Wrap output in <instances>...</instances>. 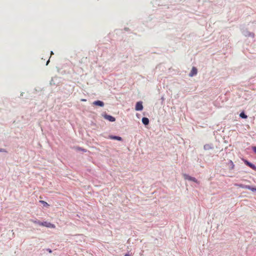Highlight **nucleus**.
Here are the masks:
<instances>
[{
	"label": "nucleus",
	"mask_w": 256,
	"mask_h": 256,
	"mask_svg": "<svg viewBox=\"0 0 256 256\" xmlns=\"http://www.w3.org/2000/svg\"><path fill=\"white\" fill-rule=\"evenodd\" d=\"M234 185L239 188L250 190L253 192H256V187L252 186L245 185L242 184H235Z\"/></svg>",
	"instance_id": "f257e3e1"
},
{
	"label": "nucleus",
	"mask_w": 256,
	"mask_h": 256,
	"mask_svg": "<svg viewBox=\"0 0 256 256\" xmlns=\"http://www.w3.org/2000/svg\"><path fill=\"white\" fill-rule=\"evenodd\" d=\"M102 116L104 119L108 120L109 122H114L116 121V118L114 116L107 114L106 112H102Z\"/></svg>",
	"instance_id": "f03ea898"
},
{
	"label": "nucleus",
	"mask_w": 256,
	"mask_h": 256,
	"mask_svg": "<svg viewBox=\"0 0 256 256\" xmlns=\"http://www.w3.org/2000/svg\"><path fill=\"white\" fill-rule=\"evenodd\" d=\"M183 177L184 180H187L189 181H192L198 184H199L200 183L196 178L190 176L188 174H184Z\"/></svg>",
	"instance_id": "7ed1b4c3"
},
{
	"label": "nucleus",
	"mask_w": 256,
	"mask_h": 256,
	"mask_svg": "<svg viewBox=\"0 0 256 256\" xmlns=\"http://www.w3.org/2000/svg\"><path fill=\"white\" fill-rule=\"evenodd\" d=\"M242 160L246 166L256 172V166L254 164L244 158H242Z\"/></svg>",
	"instance_id": "20e7f679"
},
{
	"label": "nucleus",
	"mask_w": 256,
	"mask_h": 256,
	"mask_svg": "<svg viewBox=\"0 0 256 256\" xmlns=\"http://www.w3.org/2000/svg\"><path fill=\"white\" fill-rule=\"evenodd\" d=\"M143 108L142 102V101L138 102L135 106V110L136 111H142Z\"/></svg>",
	"instance_id": "39448f33"
},
{
	"label": "nucleus",
	"mask_w": 256,
	"mask_h": 256,
	"mask_svg": "<svg viewBox=\"0 0 256 256\" xmlns=\"http://www.w3.org/2000/svg\"><path fill=\"white\" fill-rule=\"evenodd\" d=\"M242 34L246 37H254V32H250L246 30H243Z\"/></svg>",
	"instance_id": "423d86ee"
},
{
	"label": "nucleus",
	"mask_w": 256,
	"mask_h": 256,
	"mask_svg": "<svg viewBox=\"0 0 256 256\" xmlns=\"http://www.w3.org/2000/svg\"><path fill=\"white\" fill-rule=\"evenodd\" d=\"M92 104L100 107H103L104 105V102L100 100H96L93 102Z\"/></svg>",
	"instance_id": "0eeeda50"
},
{
	"label": "nucleus",
	"mask_w": 256,
	"mask_h": 256,
	"mask_svg": "<svg viewBox=\"0 0 256 256\" xmlns=\"http://www.w3.org/2000/svg\"><path fill=\"white\" fill-rule=\"evenodd\" d=\"M108 138L111 140H116L118 141H122V138L118 136L110 135L108 136Z\"/></svg>",
	"instance_id": "6e6552de"
},
{
	"label": "nucleus",
	"mask_w": 256,
	"mask_h": 256,
	"mask_svg": "<svg viewBox=\"0 0 256 256\" xmlns=\"http://www.w3.org/2000/svg\"><path fill=\"white\" fill-rule=\"evenodd\" d=\"M198 70L196 67H192L190 72L188 76L190 77H192L197 74Z\"/></svg>",
	"instance_id": "1a4fd4ad"
},
{
	"label": "nucleus",
	"mask_w": 256,
	"mask_h": 256,
	"mask_svg": "<svg viewBox=\"0 0 256 256\" xmlns=\"http://www.w3.org/2000/svg\"><path fill=\"white\" fill-rule=\"evenodd\" d=\"M214 145L212 144H206L204 145V149L205 150H212V149H214Z\"/></svg>",
	"instance_id": "9d476101"
},
{
	"label": "nucleus",
	"mask_w": 256,
	"mask_h": 256,
	"mask_svg": "<svg viewBox=\"0 0 256 256\" xmlns=\"http://www.w3.org/2000/svg\"><path fill=\"white\" fill-rule=\"evenodd\" d=\"M142 122L145 126H148L150 123L149 119L146 117H143L142 119Z\"/></svg>",
	"instance_id": "9b49d317"
},
{
	"label": "nucleus",
	"mask_w": 256,
	"mask_h": 256,
	"mask_svg": "<svg viewBox=\"0 0 256 256\" xmlns=\"http://www.w3.org/2000/svg\"><path fill=\"white\" fill-rule=\"evenodd\" d=\"M227 164L229 166V170H232L234 168V164L232 160H229Z\"/></svg>",
	"instance_id": "f8f14e48"
},
{
	"label": "nucleus",
	"mask_w": 256,
	"mask_h": 256,
	"mask_svg": "<svg viewBox=\"0 0 256 256\" xmlns=\"http://www.w3.org/2000/svg\"><path fill=\"white\" fill-rule=\"evenodd\" d=\"M74 148L76 151H82V152H87V150L84 149V148H82V147L78 146H74Z\"/></svg>",
	"instance_id": "ddd939ff"
},
{
	"label": "nucleus",
	"mask_w": 256,
	"mask_h": 256,
	"mask_svg": "<svg viewBox=\"0 0 256 256\" xmlns=\"http://www.w3.org/2000/svg\"><path fill=\"white\" fill-rule=\"evenodd\" d=\"M240 117L242 118L246 119L248 118V116L244 112H242L240 114Z\"/></svg>",
	"instance_id": "4468645a"
},
{
	"label": "nucleus",
	"mask_w": 256,
	"mask_h": 256,
	"mask_svg": "<svg viewBox=\"0 0 256 256\" xmlns=\"http://www.w3.org/2000/svg\"><path fill=\"white\" fill-rule=\"evenodd\" d=\"M34 223L38 224H39L40 226H48L47 222H44V223L41 222H36V221H34Z\"/></svg>",
	"instance_id": "2eb2a0df"
},
{
	"label": "nucleus",
	"mask_w": 256,
	"mask_h": 256,
	"mask_svg": "<svg viewBox=\"0 0 256 256\" xmlns=\"http://www.w3.org/2000/svg\"><path fill=\"white\" fill-rule=\"evenodd\" d=\"M252 150L253 152L256 154V146H252Z\"/></svg>",
	"instance_id": "dca6fc26"
},
{
	"label": "nucleus",
	"mask_w": 256,
	"mask_h": 256,
	"mask_svg": "<svg viewBox=\"0 0 256 256\" xmlns=\"http://www.w3.org/2000/svg\"><path fill=\"white\" fill-rule=\"evenodd\" d=\"M56 227L54 224L49 222V228H54Z\"/></svg>",
	"instance_id": "f3484780"
},
{
	"label": "nucleus",
	"mask_w": 256,
	"mask_h": 256,
	"mask_svg": "<svg viewBox=\"0 0 256 256\" xmlns=\"http://www.w3.org/2000/svg\"><path fill=\"white\" fill-rule=\"evenodd\" d=\"M40 202L44 204V206L47 205V203L43 200H40Z\"/></svg>",
	"instance_id": "a211bd4d"
},
{
	"label": "nucleus",
	"mask_w": 256,
	"mask_h": 256,
	"mask_svg": "<svg viewBox=\"0 0 256 256\" xmlns=\"http://www.w3.org/2000/svg\"><path fill=\"white\" fill-rule=\"evenodd\" d=\"M40 202L44 204V206L47 205V203L43 200H40Z\"/></svg>",
	"instance_id": "6ab92c4d"
},
{
	"label": "nucleus",
	"mask_w": 256,
	"mask_h": 256,
	"mask_svg": "<svg viewBox=\"0 0 256 256\" xmlns=\"http://www.w3.org/2000/svg\"><path fill=\"white\" fill-rule=\"evenodd\" d=\"M124 30L125 31L128 32V31L130 30V29L126 27V28H124Z\"/></svg>",
	"instance_id": "aec40b11"
},
{
	"label": "nucleus",
	"mask_w": 256,
	"mask_h": 256,
	"mask_svg": "<svg viewBox=\"0 0 256 256\" xmlns=\"http://www.w3.org/2000/svg\"><path fill=\"white\" fill-rule=\"evenodd\" d=\"M124 256H130V255L129 254V252L126 253Z\"/></svg>",
	"instance_id": "412c9836"
},
{
	"label": "nucleus",
	"mask_w": 256,
	"mask_h": 256,
	"mask_svg": "<svg viewBox=\"0 0 256 256\" xmlns=\"http://www.w3.org/2000/svg\"><path fill=\"white\" fill-rule=\"evenodd\" d=\"M0 152H4V149L1 148V149H0Z\"/></svg>",
	"instance_id": "4be33fe9"
},
{
	"label": "nucleus",
	"mask_w": 256,
	"mask_h": 256,
	"mask_svg": "<svg viewBox=\"0 0 256 256\" xmlns=\"http://www.w3.org/2000/svg\"><path fill=\"white\" fill-rule=\"evenodd\" d=\"M52 250L51 249L49 248V254L50 253H52Z\"/></svg>",
	"instance_id": "5701e85b"
},
{
	"label": "nucleus",
	"mask_w": 256,
	"mask_h": 256,
	"mask_svg": "<svg viewBox=\"0 0 256 256\" xmlns=\"http://www.w3.org/2000/svg\"><path fill=\"white\" fill-rule=\"evenodd\" d=\"M161 100H162V101H164V98L162 96V97Z\"/></svg>",
	"instance_id": "b1692460"
},
{
	"label": "nucleus",
	"mask_w": 256,
	"mask_h": 256,
	"mask_svg": "<svg viewBox=\"0 0 256 256\" xmlns=\"http://www.w3.org/2000/svg\"><path fill=\"white\" fill-rule=\"evenodd\" d=\"M81 100L83 101V102H85V101H86V99H82Z\"/></svg>",
	"instance_id": "393cba45"
},
{
	"label": "nucleus",
	"mask_w": 256,
	"mask_h": 256,
	"mask_svg": "<svg viewBox=\"0 0 256 256\" xmlns=\"http://www.w3.org/2000/svg\"><path fill=\"white\" fill-rule=\"evenodd\" d=\"M54 54V52L52 51L50 52V55Z\"/></svg>",
	"instance_id": "a878e982"
},
{
	"label": "nucleus",
	"mask_w": 256,
	"mask_h": 256,
	"mask_svg": "<svg viewBox=\"0 0 256 256\" xmlns=\"http://www.w3.org/2000/svg\"><path fill=\"white\" fill-rule=\"evenodd\" d=\"M46 65H48V60L46 61Z\"/></svg>",
	"instance_id": "bb28decb"
},
{
	"label": "nucleus",
	"mask_w": 256,
	"mask_h": 256,
	"mask_svg": "<svg viewBox=\"0 0 256 256\" xmlns=\"http://www.w3.org/2000/svg\"><path fill=\"white\" fill-rule=\"evenodd\" d=\"M50 56L49 57V60H48L49 62H50Z\"/></svg>",
	"instance_id": "cd10ccee"
}]
</instances>
